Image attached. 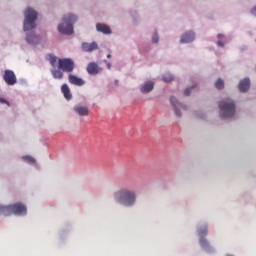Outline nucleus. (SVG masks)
Returning <instances> with one entry per match:
<instances>
[{
    "instance_id": "f257e3e1",
    "label": "nucleus",
    "mask_w": 256,
    "mask_h": 256,
    "mask_svg": "<svg viewBox=\"0 0 256 256\" xmlns=\"http://www.w3.org/2000/svg\"><path fill=\"white\" fill-rule=\"evenodd\" d=\"M114 199L121 205H125V207H133L137 196L134 191L123 188L115 192Z\"/></svg>"
},
{
    "instance_id": "f03ea898",
    "label": "nucleus",
    "mask_w": 256,
    "mask_h": 256,
    "mask_svg": "<svg viewBox=\"0 0 256 256\" xmlns=\"http://www.w3.org/2000/svg\"><path fill=\"white\" fill-rule=\"evenodd\" d=\"M0 215H3V217H9V215H27V207L20 202L7 206L0 205Z\"/></svg>"
},
{
    "instance_id": "7ed1b4c3",
    "label": "nucleus",
    "mask_w": 256,
    "mask_h": 256,
    "mask_svg": "<svg viewBox=\"0 0 256 256\" xmlns=\"http://www.w3.org/2000/svg\"><path fill=\"white\" fill-rule=\"evenodd\" d=\"M63 23L58 25V31L62 35H73V24L77 21V16L68 14L63 17Z\"/></svg>"
},
{
    "instance_id": "20e7f679",
    "label": "nucleus",
    "mask_w": 256,
    "mask_h": 256,
    "mask_svg": "<svg viewBox=\"0 0 256 256\" xmlns=\"http://www.w3.org/2000/svg\"><path fill=\"white\" fill-rule=\"evenodd\" d=\"M221 119H229L235 115V102L230 98L224 99L219 103Z\"/></svg>"
},
{
    "instance_id": "39448f33",
    "label": "nucleus",
    "mask_w": 256,
    "mask_h": 256,
    "mask_svg": "<svg viewBox=\"0 0 256 256\" xmlns=\"http://www.w3.org/2000/svg\"><path fill=\"white\" fill-rule=\"evenodd\" d=\"M24 31H31L32 29H35L37 27V24L35 22L37 21V12L33 10L32 8H28L24 12Z\"/></svg>"
},
{
    "instance_id": "423d86ee",
    "label": "nucleus",
    "mask_w": 256,
    "mask_h": 256,
    "mask_svg": "<svg viewBox=\"0 0 256 256\" xmlns=\"http://www.w3.org/2000/svg\"><path fill=\"white\" fill-rule=\"evenodd\" d=\"M58 69L66 73H73V69H75V62L71 60V58H59L58 59Z\"/></svg>"
},
{
    "instance_id": "0eeeda50",
    "label": "nucleus",
    "mask_w": 256,
    "mask_h": 256,
    "mask_svg": "<svg viewBox=\"0 0 256 256\" xmlns=\"http://www.w3.org/2000/svg\"><path fill=\"white\" fill-rule=\"evenodd\" d=\"M3 79L7 85H15L17 83V76L13 70H5Z\"/></svg>"
},
{
    "instance_id": "6e6552de",
    "label": "nucleus",
    "mask_w": 256,
    "mask_h": 256,
    "mask_svg": "<svg viewBox=\"0 0 256 256\" xmlns=\"http://www.w3.org/2000/svg\"><path fill=\"white\" fill-rule=\"evenodd\" d=\"M170 101L172 103V106L174 107V111H175V115H177V117H181V110L180 109H185V106L181 103H179V101H177V98L175 97H171Z\"/></svg>"
},
{
    "instance_id": "1a4fd4ad",
    "label": "nucleus",
    "mask_w": 256,
    "mask_h": 256,
    "mask_svg": "<svg viewBox=\"0 0 256 256\" xmlns=\"http://www.w3.org/2000/svg\"><path fill=\"white\" fill-rule=\"evenodd\" d=\"M198 233L200 235V245L201 247L205 248V247H209V242H207V239L203 238L207 235V226H204L200 229H198Z\"/></svg>"
},
{
    "instance_id": "9d476101",
    "label": "nucleus",
    "mask_w": 256,
    "mask_h": 256,
    "mask_svg": "<svg viewBox=\"0 0 256 256\" xmlns=\"http://www.w3.org/2000/svg\"><path fill=\"white\" fill-rule=\"evenodd\" d=\"M82 49L86 53H92V51H97V49H99V45H97V42H91V43L83 42Z\"/></svg>"
},
{
    "instance_id": "9b49d317",
    "label": "nucleus",
    "mask_w": 256,
    "mask_h": 256,
    "mask_svg": "<svg viewBox=\"0 0 256 256\" xmlns=\"http://www.w3.org/2000/svg\"><path fill=\"white\" fill-rule=\"evenodd\" d=\"M103 69L97 65L95 62H90L87 66V73L89 75H97Z\"/></svg>"
},
{
    "instance_id": "f8f14e48",
    "label": "nucleus",
    "mask_w": 256,
    "mask_h": 256,
    "mask_svg": "<svg viewBox=\"0 0 256 256\" xmlns=\"http://www.w3.org/2000/svg\"><path fill=\"white\" fill-rule=\"evenodd\" d=\"M96 30L98 33H103L104 35H111V27L107 24L97 23Z\"/></svg>"
},
{
    "instance_id": "ddd939ff",
    "label": "nucleus",
    "mask_w": 256,
    "mask_h": 256,
    "mask_svg": "<svg viewBox=\"0 0 256 256\" xmlns=\"http://www.w3.org/2000/svg\"><path fill=\"white\" fill-rule=\"evenodd\" d=\"M68 80H69V83H71V85H77L78 87L85 85V81H83V79H81L73 74H70L68 76Z\"/></svg>"
},
{
    "instance_id": "4468645a",
    "label": "nucleus",
    "mask_w": 256,
    "mask_h": 256,
    "mask_svg": "<svg viewBox=\"0 0 256 256\" xmlns=\"http://www.w3.org/2000/svg\"><path fill=\"white\" fill-rule=\"evenodd\" d=\"M249 87H251V81L247 78L240 81L238 85L239 91H241L242 93L249 91Z\"/></svg>"
},
{
    "instance_id": "2eb2a0df",
    "label": "nucleus",
    "mask_w": 256,
    "mask_h": 256,
    "mask_svg": "<svg viewBox=\"0 0 256 256\" xmlns=\"http://www.w3.org/2000/svg\"><path fill=\"white\" fill-rule=\"evenodd\" d=\"M74 111L81 117H87L89 115V108L85 106H76L74 107Z\"/></svg>"
},
{
    "instance_id": "dca6fc26",
    "label": "nucleus",
    "mask_w": 256,
    "mask_h": 256,
    "mask_svg": "<svg viewBox=\"0 0 256 256\" xmlns=\"http://www.w3.org/2000/svg\"><path fill=\"white\" fill-rule=\"evenodd\" d=\"M195 39V33L193 32H185L181 37V43H191Z\"/></svg>"
},
{
    "instance_id": "f3484780",
    "label": "nucleus",
    "mask_w": 256,
    "mask_h": 256,
    "mask_svg": "<svg viewBox=\"0 0 256 256\" xmlns=\"http://www.w3.org/2000/svg\"><path fill=\"white\" fill-rule=\"evenodd\" d=\"M61 91H62L65 99H67V101H71L73 96L71 95V89H69V86L67 84H63L61 86Z\"/></svg>"
},
{
    "instance_id": "a211bd4d",
    "label": "nucleus",
    "mask_w": 256,
    "mask_h": 256,
    "mask_svg": "<svg viewBox=\"0 0 256 256\" xmlns=\"http://www.w3.org/2000/svg\"><path fill=\"white\" fill-rule=\"evenodd\" d=\"M155 87V83L148 81L141 86L140 91L142 93H151V90Z\"/></svg>"
},
{
    "instance_id": "6ab92c4d",
    "label": "nucleus",
    "mask_w": 256,
    "mask_h": 256,
    "mask_svg": "<svg viewBox=\"0 0 256 256\" xmlns=\"http://www.w3.org/2000/svg\"><path fill=\"white\" fill-rule=\"evenodd\" d=\"M26 41L29 45H37V43H39V36L35 34H28L26 36Z\"/></svg>"
},
{
    "instance_id": "aec40b11",
    "label": "nucleus",
    "mask_w": 256,
    "mask_h": 256,
    "mask_svg": "<svg viewBox=\"0 0 256 256\" xmlns=\"http://www.w3.org/2000/svg\"><path fill=\"white\" fill-rule=\"evenodd\" d=\"M51 74L54 79H63V72L61 70L52 69Z\"/></svg>"
},
{
    "instance_id": "412c9836",
    "label": "nucleus",
    "mask_w": 256,
    "mask_h": 256,
    "mask_svg": "<svg viewBox=\"0 0 256 256\" xmlns=\"http://www.w3.org/2000/svg\"><path fill=\"white\" fill-rule=\"evenodd\" d=\"M49 63L52 67H55V65H57V63H59V58H57V56L50 54L49 55Z\"/></svg>"
},
{
    "instance_id": "4be33fe9",
    "label": "nucleus",
    "mask_w": 256,
    "mask_h": 256,
    "mask_svg": "<svg viewBox=\"0 0 256 256\" xmlns=\"http://www.w3.org/2000/svg\"><path fill=\"white\" fill-rule=\"evenodd\" d=\"M162 79L165 83H169L171 81H173V76L171 75V73H165L163 76H162Z\"/></svg>"
},
{
    "instance_id": "5701e85b",
    "label": "nucleus",
    "mask_w": 256,
    "mask_h": 256,
    "mask_svg": "<svg viewBox=\"0 0 256 256\" xmlns=\"http://www.w3.org/2000/svg\"><path fill=\"white\" fill-rule=\"evenodd\" d=\"M215 87H216V89H223V87H225V82L221 79H218L215 82Z\"/></svg>"
},
{
    "instance_id": "b1692460",
    "label": "nucleus",
    "mask_w": 256,
    "mask_h": 256,
    "mask_svg": "<svg viewBox=\"0 0 256 256\" xmlns=\"http://www.w3.org/2000/svg\"><path fill=\"white\" fill-rule=\"evenodd\" d=\"M152 41L153 43H159V35L157 33L153 34Z\"/></svg>"
},
{
    "instance_id": "393cba45",
    "label": "nucleus",
    "mask_w": 256,
    "mask_h": 256,
    "mask_svg": "<svg viewBox=\"0 0 256 256\" xmlns=\"http://www.w3.org/2000/svg\"><path fill=\"white\" fill-rule=\"evenodd\" d=\"M193 87H195V86H193ZM193 87H191V88H186V89L184 90V95H186V97H189V95H191V89H193Z\"/></svg>"
},
{
    "instance_id": "a878e982",
    "label": "nucleus",
    "mask_w": 256,
    "mask_h": 256,
    "mask_svg": "<svg viewBox=\"0 0 256 256\" xmlns=\"http://www.w3.org/2000/svg\"><path fill=\"white\" fill-rule=\"evenodd\" d=\"M216 43L218 47H225V44L221 40L217 41Z\"/></svg>"
},
{
    "instance_id": "bb28decb",
    "label": "nucleus",
    "mask_w": 256,
    "mask_h": 256,
    "mask_svg": "<svg viewBox=\"0 0 256 256\" xmlns=\"http://www.w3.org/2000/svg\"><path fill=\"white\" fill-rule=\"evenodd\" d=\"M107 67H108V69H111V63H107Z\"/></svg>"
},
{
    "instance_id": "cd10ccee",
    "label": "nucleus",
    "mask_w": 256,
    "mask_h": 256,
    "mask_svg": "<svg viewBox=\"0 0 256 256\" xmlns=\"http://www.w3.org/2000/svg\"><path fill=\"white\" fill-rule=\"evenodd\" d=\"M223 38L222 34H218V39Z\"/></svg>"
},
{
    "instance_id": "c85d7f7f",
    "label": "nucleus",
    "mask_w": 256,
    "mask_h": 256,
    "mask_svg": "<svg viewBox=\"0 0 256 256\" xmlns=\"http://www.w3.org/2000/svg\"><path fill=\"white\" fill-rule=\"evenodd\" d=\"M107 59H111V54H108V55H107Z\"/></svg>"
},
{
    "instance_id": "c756f323",
    "label": "nucleus",
    "mask_w": 256,
    "mask_h": 256,
    "mask_svg": "<svg viewBox=\"0 0 256 256\" xmlns=\"http://www.w3.org/2000/svg\"><path fill=\"white\" fill-rule=\"evenodd\" d=\"M0 101H2V103H6V101H5V100H3V99H0Z\"/></svg>"
}]
</instances>
